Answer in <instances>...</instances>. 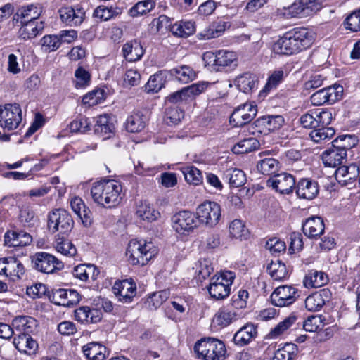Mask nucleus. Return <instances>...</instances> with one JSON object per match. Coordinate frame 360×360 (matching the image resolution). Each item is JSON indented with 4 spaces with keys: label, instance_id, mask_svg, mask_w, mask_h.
I'll return each mask as SVG.
<instances>
[{
    "label": "nucleus",
    "instance_id": "obj_1",
    "mask_svg": "<svg viewBox=\"0 0 360 360\" xmlns=\"http://www.w3.org/2000/svg\"><path fill=\"white\" fill-rule=\"evenodd\" d=\"M311 32L304 27H296L285 32L273 45L276 54L292 55L310 47L313 44Z\"/></svg>",
    "mask_w": 360,
    "mask_h": 360
},
{
    "label": "nucleus",
    "instance_id": "obj_2",
    "mask_svg": "<svg viewBox=\"0 0 360 360\" xmlns=\"http://www.w3.org/2000/svg\"><path fill=\"white\" fill-rule=\"evenodd\" d=\"M122 187L115 179H103L93 184L91 194L93 200L106 207H114L122 200Z\"/></svg>",
    "mask_w": 360,
    "mask_h": 360
},
{
    "label": "nucleus",
    "instance_id": "obj_3",
    "mask_svg": "<svg viewBox=\"0 0 360 360\" xmlns=\"http://www.w3.org/2000/svg\"><path fill=\"white\" fill-rule=\"evenodd\" d=\"M158 254V249L152 242L133 239L129 241L126 255L132 265H146Z\"/></svg>",
    "mask_w": 360,
    "mask_h": 360
},
{
    "label": "nucleus",
    "instance_id": "obj_4",
    "mask_svg": "<svg viewBox=\"0 0 360 360\" xmlns=\"http://www.w3.org/2000/svg\"><path fill=\"white\" fill-rule=\"evenodd\" d=\"M199 359L204 360H224L226 349L224 343L214 338L202 339L194 346Z\"/></svg>",
    "mask_w": 360,
    "mask_h": 360
},
{
    "label": "nucleus",
    "instance_id": "obj_5",
    "mask_svg": "<svg viewBox=\"0 0 360 360\" xmlns=\"http://www.w3.org/2000/svg\"><path fill=\"white\" fill-rule=\"evenodd\" d=\"M319 4L314 5L310 0H295L290 6L277 8L275 15L278 18H303L319 11Z\"/></svg>",
    "mask_w": 360,
    "mask_h": 360
},
{
    "label": "nucleus",
    "instance_id": "obj_6",
    "mask_svg": "<svg viewBox=\"0 0 360 360\" xmlns=\"http://www.w3.org/2000/svg\"><path fill=\"white\" fill-rule=\"evenodd\" d=\"M235 276L231 271H225L220 275L214 276L210 279L208 291L215 300H223L230 294L231 288Z\"/></svg>",
    "mask_w": 360,
    "mask_h": 360
},
{
    "label": "nucleus",
    "instance_id": "obj_7",
    "mask_svg": "<svg viewBox=\"0 0 360 360\" xmlns=\"http://www.w3.org/2000/svg\"><path fill=\"white\" fill-rule=\"evenodd\" d=\"M195 214L199 224L214 227L218 224L221 218V210L218 203L206 201L197 207Z\"/></svg>",
    "mask_w": 360,
    "mask_h": 360
},
{
    "label": "nucleus",
    "instance_id": "obj_8",
    "mask_svg": "<svg viewBox=\"0 0 360 360\" xmlns=\"http://www.w3.org/2000/svg\"><path fill=\"white\" fill-rule=\"evenodd\" d=\"M210 85L207 82H198L192 85L182 88L181 90L169 94L166 101L174 104L186 103L192 101L196 96L202 93Z\"/></svg>",
    "mask_w": 360,
    "mask_h": 360
},
{
    "label": "nucleus",
    "instance_id": "obj_9",
    "mask_svg": "<svg viewBox=\"0 0 360 360\" xmlns=\"http://www.w3.org/2000/svg\"><path fill=\"white\" fill-rule=\"evenodd\" d=\"M33 268L44 274H53L55 271L61 270L63 263L54 255L40 252L35 253L32 257Z\"/></svg>",
    "mask_w": 360,
    "mask_h": 360
},
{
    "label": "nucleus",
    "instance_id": "obj_10",
    "mask_svg": "<svg viewBox=\"0 0 360 360\" xmlns=\"http://www.w3.org/2000/svg\"><path fill=\"white\" fill-rule=\"evenodd\" d=\"M73 224L71 215L65 210L57 209L49 215L48 228L53 233L59 231L63 234L68 233L72 230Z\"/></svg>",
    "mask_w": 360,
    "mask_h": 360
},
{
    "label": "nucleus",
    "instance_id": "obj_11",
    "mask_svg": "<svg viewBox=\"0 0 360 360\" xmlns=\"http://www.w3.org/2000/svg\"><path fill=\"white\" fill-rule=\"evenodd\" d=\"M22 121V110L18 103L6 104L0 109V124L8 131L15 129Z\"/></svg>",
    "mask_w": 360,
    "mask_h": 360
},
{
    "label": "nucleus",
    "instance_id": "obj_12",
    "mask_svg": "<svg viewBox=\"0 0 360 360\" xmlns=\"http://www.w3.org/2000/svg\"><path fill=\"white\" fill-rule=\"evenodd\" d=\"M299 297L298 290L292 285H281L271 295V303L276 307H287L293 304Z\"/></svg>",
    "mask_w": 360,
    "mask_h": 360
},
{
    "label": "nucleus",
    "instance_id": "obj_13",
    "mask_svg": "<svg viewBox=\"0 0 360 360\" xmlns=\"http://www.w3.org/2000/svg\"><path fill=\"white\" fill-rule=\"evenodd\" d=\"M172 222L174 229L181 234L192 231L198 226L196 214L187 210L176 213L172 218Z\"/></svg>",
    "mask_w": 360,
    "mask_h": 360
},
{
    "label": "nucleus",
    "instance_id": "obj_14",
    "mask_svg": "<svg viewBox=\"0 0 360 360\" xmlns=\"http://www.w3.org/2000/svg\"><path fill=\"white\" fill-rule=\"evenodd\" d=\"M257 106L252 103H244L237 107L230 116V122L239 127L249 123L257 114Z\"/></svg>",
    "mask_w": 360,
    "mask_h": 360
},
{
    "label": "nucleus",
    "instance_id": "obj_15",
    "mask_svg": "<svg viewBox=\"0 0 360 360\" xmlns=\"http://www.w3.org/2000/svg\"><path fill=\"white\" fill-rule=\"evenodd\" d=\"M25 268L21 262L14 257L0 258V274L9 277L11 280L20 279L25 274Z\"/></svg>",
    "mask_w": 360,
    "mask_h": 360
},
{
    "label": "nucleus",
    "instance_id": "obj_16",
    "mask_svg": "<svg viewBox=\"0 0 360 360\" xmlns=\"http://www.w3.org/2000/svg\"><path fill=\"white\" fill-rule=\"evenodd\" d=\"M266 185L281 194H290L295 188V179L292 175L283 172L270 177Z\"/></svg>",
    "mask_w": 360,
    "mask_h": 360
},
{
    "label": "nucleus",
    "instance_id": "obj_17",
    "mask_svg": "<svg viewBox=\"0 0 360 360\" xmlns=\"http://www.w3.org/2000/svg\"><path fill=\"white\" fill-rule=\"evenodd\" d=\"M49 297L56 305L70 307L79 302L80 295L75 290L58 288L53 290Z\"/></svg>",
    "mask_w": 360,
    "mask_h": 360
},
{
    "label": "nucleus",
    "instance_id": "obj_18",
    "mask_svg": "<svg viewBox=\"0 0 360 360\" xmlns=\"http://www.w3.org/2000/svg\"><path fill=\"white\" fill-rule=\"evenodd\" d=\"M112 291L118 300L129 303L136 293V285L131 278L115 281Z\"/></svg>",
    "mask_w": 360,
    "mask_h": 360
},
{
    "label": "nucleus",
    "instance_id": "obj_19",
    "mask_svg": "<svg viewBox=\"0 0 360 360\" xmlns=\"http://www.w3.org/2000/svg\"><path fill=\"white\" fill-rule=\"evenodd\" d=\"M58 13L61 21L70 27L81 25L85 17V11L78 6L62 7L59 9Z\"/></svg>",
    "mask_w": 360,
    "mask_h": 360
},
{
    "label": "nucleus",
    "instance_id": "obj_20",
    "mask_svg": "<svg viewBox=\"0 0 360 360\" xmlns=\"http://www.w3.org/2000/svg\"><path fill=\"white\" fill-rule=\"evenodd\" d=\"M18 37L23 40H31L39 34H42L44 30V22L39 20H30L20 23Z\"/></svg>",
    "mask_w": 360,
    "mask_h": 360
},
{
    "label": "nucleus",
    "instance_id": "obj_21",
    "mask_svg": "<svg viewBox=\"0 0 360 360\" xmlns=\"http://www.w3.org/2000/svg\"><path fill=\"white\" fill-rule=\"evenodd\" d=\"M253 124L258 128L259 133H266L279 129L284 124V118L281 115L262 116L257 118Z\"/></svg>",
    "mask_w": 360,
    "mask_h": 360
},
{
    "label": "nucleus",
    "instance_id": "obj_22",
    "mask_svg": "<svg viewBox=\"0 0 360 360\" xmlns=\"http://www.w3.org/2000/svg\"><path fill=\"white\" fill-rule=\"evenodd\" d=\"M331 292L329 289L323 288L309 295L305 300V307L309 311H320L329 301Z\"/></svg>",
    "mask_w": 360,
    "mask_h": 360
},
{
    "label": "nucleus",
    "instance_id": "obj_23",
    "mask_svg": "<svg viewBox=\"0 0 360 360\" xmlns=\"http://www.w3.org/2000/svg\"><path fill=\"white\" fill-rule=\"evenodd\" d=\"M257 326L252 323H246L235 333L233 342L240 347L248 345L257 336Z\"/></svg>",
    "mask_w": 360,
    "mask_h": 360
},
{
    "label": "nucleus",
    "instance_id": "obj_24",
    "mask_svg": "<svg viewBox=\"0 0 360 360\" xmlns=\"http://www.w3.org/2000/svg\"><path fill=\"white\" fill-rule=\"evenodd\" d=\"M216 70L228 71L238 65V57L235 52L227 50L217 51Z\"/></svg>",
    "mask_w": 360,
    "mask_h": 360
},
{
    "label": "nucleus",
    "instance_id": "obj_25",
    "mask_svg": "<svg viewBox=\"0 0 360 360\" xmlns=\"http://www.w3.org/2000/svg\"><path fill=\"white\" fill-rule=\"evenodd\" d=\"M295 188L297 195L306 200L314 199L319 193L317 182L309 179H300Z\"/></svg>",
    "mask_w": 360,
    "mask_h": 360
},
{
    "label": "nucleus",
    "instance_id": "obj_26",
    "mask_svg": "<svg viewBox=\"0 0 360 360\" xmlns=\"http://www.w3.org/2000/svg\"><path fill=\"white\" fill-rule=\"evenodd\" d=\"M325 225L320 217H311L307 219L302 225L304 235L310 238H316L323 233Z\"/></svg>",
    "mask_w": 360,
    "mask_h": 360
},
{
    "label": "nucleus",
    "instance_id": "obj_27",
    "mask_svg": "<svg viewBox=\"0 0 360 360\" xmlns=\"http://www.w3.org/2000/svg\"><path fill=\"white\" fill-rule=\"evenodd\" d=\"M32 241V236L24 231H8L4 235V243L9 247H24Z\"/></svg>",
    "mask_w": 360,
    "mask_h": 360
},
{
    "label": "nucleus",
    "instance_id": "obj_28",
    "mask_svg": "<svg viewBox=\"0 0 360 360\" xmlns=\"http://www.w3.org/2000/svg\"><path fill=\"white\" fill-rule=\"evenodd\" d=\"M346 157L347 153L345 150L336 148L333 145L331 148L325 150L321 155L325 166L330 167H336L340 165Z\"/></svg>",
    "mask_w": 360,
    "mask_h": 360
},
{
    "label": "nucleus",
    "instance_id": "obj_29",
    "mask_svg": "<svg viewBox=\"0 0 360 360\" xmlns=\"http://www.w3.org/2000/svg\"><path fill=\"white\" fill-rule=\"evenodd\" d=\"M13 344L20 352L29 355L35 354L38 349L37 341L28 334L20 335L14 339Z\"/></svg>",
    "mask_w": 360,
    "mask_h": 360
},
{
    "label": "nucleus",
    "instance_id": "obj_30",
    "mask_svg": "<svg viewBox=\"0 0 360 360\" xmlns=\"http://www.w3.org/2000/svg\"><path fill=\"white\" fill-rule=\"evenodd\" d=\"M75 318L77 321L85 324L98 323L101 319L100 312L98 310L91 309L87 306L77 308L75 311Z\"/></svg>",
    "mask_w": 360,
    "mask_h": 360
},
{
    "label": "nucleus",
    "instance_id": "obj_31",
    "mask_svg": "<svg viewBox=\"0 0 360 360\" xmlns=\"http://www.w3.org/2000/svg\"><path fill=\"white\" fill-rule=\"evenodd\" d=\"M82 351L89 360H105L108 356L106 347L98 342L85 345Z\"/></svg>",
    "mask_w": 360,
    "mask_h": 360
},
{
    "label": "nucleus",
    "instance_id": "obj_32",
    "mask_svg": "<svg viewBox=\"0 0 360 360\" xmlns=\"http://www.w3.org/2000/svg\"><path fill=\"white\" fill-rule=\"evenodd\" d=\"M257 77L250 72H245L239 75L235 79V84L237 88L245 94H249L257 89Z\"/></svg>",
    "mask_w": 360,
    "mask_h": 360
},
{
    "label": "nucleus",
    "instance_id": "obj_33",
    "mask_svg": "<svg viewBox=\"0 0 360 360\" xmlns=\"http://www.w3.org/2000/svg\"><path fill=\"white\" fill-rule=\"evenodd\" d=\"M237 319V314L233 309L229 307H221L214 314L212 322L214 325L224 328L230 325L233 321Z\"/></svg>",
    "mask_w": 360,
    "mask_h": 360
},
{
    "label": "nucleus",
    "instance_id": "obj_34",
    "mask_svg": "<svg viewBox=\"0 0 360 360\" xmlns=\"http://www.w3.org/2000/svg\"><path fill=\"white\" fill-rule=\"evenodd\" d=\"M170 76L176 81L186 84L196 78V72L188 65H180L171 69L169 71Z\"/></svg>",
    "mask_w": 360,
    "mask_h": 360
},
{
    "label": "nucleus",
    "instance_id": "obj_35",
    "mask_svg": "<svg viewBox=\"0 0 360 360\" xmlns=\"http://www.w3.org/2000/svg\"><path fill=\"white\" fill-rule=\"evenodd\" d=\"M122 52L125 59L129 62L140 60L144 53L141 43L136 40L129 41L124 44Z\"/></svg>",
    "mask_w": 360,
    "mask_h": 360
},
{
    "label": "nucleus",
    "instance_id": "obj_36",
    "mask_svg": "<svg viewBox=\"0 0 360 360\" xmlns=\"http://www.w3.org/2000/svg\"><path fill=\"white\" fill-rule=\"evenodd\" d=\"M39 15L37 7L30 4L20 8L15 14L13 20H15L16 23L36 20H39Z\"/></svg>",
    "mask_w": 360,
    "mask_h": 360
},
{
    "label": "nucleus",
    "instance_id": "obj_37",
    "mask_svg": "<svg viewBox=\"0 0 360 360\" xmlns=\"http://www.w3.org/2000/svg\"><path fill=\"white\" fill-rule=\"evenodd\" d=\"M115 129L114 124L110 122V117L106 115H100L97 117L94 125L95 134L103 136V139L109 137V134Z\"/></svg>",
    "mask_w": 360,
    "mask_h": 360
},
{
    "label": "nucleus",
    "instance_id": "obj_38",
    "mask_svg": "<svg viewBox=\"0 0 360 360\" xmlns=\"http://www.w3.org/2000/svg\"><path fill=\"white\" fill-rule=\"evenodd\" d=\"M195 31V22L192 21H178L172 24L170 27L172 34L179 37H187L193 34Z\"/></svg>",
    "mask_w": 360,
    "mask_h": 360
},
{
    "label": "nucleus",
    "instance_id": "obj_39",
    "mask_svg": "<svg viewBox=\"0 0 360 360\" xmlns=\"http://www.w3.org/2000/svg\"><path fill=\"white\" fill-rule=\"evenodd\" d=\"M169 296V292L164 290L151 294L144 302V307L153 311L160 307Z\"/></svg>",
    "mask_w": 360,
    "mask_h": 360
},
{
    "label": "nucleus",
    "instance_id": "obj_40",
    "mask_svg": "<svg viewBox=\"0 0 360 360\" xmlns=\"http://www.w3.org/2000/svg\"><path fill=\"white\" fill-rule=\"evenodd\" d=\"M280 162L273 158H265L260 160L257 164V170L264 175H271L278 171Z\"/></svg>",
    "mask_w": 360,
    "mask_h": 360
},
{
    "label": "nucleus",
    "instance_id": "obj_41",
    "mask_svg": "<svg viewBox=\"0 0 360 360\" xmlns=\"http://www.w3.org/2000/svg\"><path fill=\"white\" fill-rule=\"evenodd\" d=\"M167 77V72L160 70L150 76L149 78L146 89L148 92H158L164 87Z\"/></svg>",
    "mask_w": 360,
    "mask_h": 360
},
{
    "label": "nucleus",
    "instance_id": "obj_42",
    "mask_svg": "<svg viewBox=\"0 0 360 360\" xmlns=\"http://www.w3.org/2000/svg\"><path fill=\"white\" fill-rule=\"evenodd\" d=\"M328 281L327 275L322 271H311L305 276L304 284L309 288H319L327 283Z\"/></svg>",
    "mask_w": 360,
    "mask_h": 360
},
{
    "label": "nucleus",
    "instance_id": "obj_43",
    "mask_svg": "<svg viewBox=\"0 0 360 360\" xmlns=\"http://www.w3.org/2000/svg\"><path fill=\"white\" fill-rule=\"evenodd\" d=\"M136 214L143 221H153L157 219L160 214L150 205L140 202L136 205Z\"/></svg>",
    "mask_w": 360,
    "mask_h": 360
},
{
    "label": "nucleus",
    "instance_id": "obj_44",
    "mask_svg": "<svg viewBox=\"0 0 360 360\" xmlns=\"http://www.w3.org/2000/svg\"><path fill=\"white\" fill-rule=\"evenodd\" d=\"M225 176L231 187L238 188L245 184L246 177L245 173L237 168H230L225 172Z\"/></svg>",
    "mask_w": 360,
    "mask_h": 360
},
{
    "label": "nucleus",
    "instance_id": "obj_45",
    "mask_svg": "<svg viewBox=\"0 0 360 360\" xmlns=\"http://www.w3.org/2000/svg\"><path fill=\"white\" fill-rule=\"evenodd\" d=\"M259 141L255 138L245 139L236 144L232 150L236 154H245L257 149Z\"/></svg>",
    "mask_w": 360,
    "mask_h": 360
},
{
    "label": "nucleus",
    "instance_id": "obj_46",
    "mask_svg": "<svg viewBox=\"0 0 360 360\" xmlns=\"http://www.w3.org/2000/svg\"><path fill=\"white\" fill-rule=\"evenodd\" d=\"M297 352L295 344L286 343L274 352L273 360H292L297 355Z\"/></svg>",
    "mask_w": 360,
    "mask_h": 360
},
{
    "label": "nucleus",
    "instance_id": "obj_47",
    "mask_svg": "<svg viewBox=\"0 0 360 360\" xmlns=\"http://www.w3.org/2000/svg\"><path fill=\"white\" fill-rule=\"evenodd\" d=\"M267 271L275 281H281L288 276V271L285 264L280 261L271 262L267 266Z\"/></svg>",
    "mask_w": 360,
    "mask_h": 360
},
{
    "label": "nucleus",
    "instance_id": "obj_48",
    "mask_svg": "<svg viewBox=\"0 0 360 360\" xmlns=\"http://www.w3.org/2000/svg\"><path fill=\"white\" fill-rule=\"evenodd\" d=\"M57 252L67 257H73L77 253L75 246L68 239L58 237L54 244Z\"/></svg>",
    "mask_w": 360,
    "mask_h": 360
},
{
    "label": "nucleus",
    "instance_id": "obj_49",
    "mask_svg": "<svg viewBox=\"0 0 360 360\" xmlns=\"http://www.w3.org/2000/svg\"><path fill=\"white\" fill-rule=\"evenodd\" d=\"M357 143V137L351 134L340 136L332 142L334 147L343 150L346 153L347 150L352 148Z\"/></svg>",
    "mask_w": 360,
    "mask_h": 360
},
{
    "label": "nucleus",
    "instance_id": "obj_50",
    "mask_svg": "<svg viewBox=\"0 0 360 360\" xmlns=\"http://www.w3.org/2000/svg\"><path fill=\"white\" fill-rule=\"evenodd\" d=\"M146 125L143 116L139 113H135L128 117L125 124L127 131L137 133L144 129Z\"/></svg>",
    "mask_w": 360,
    "mask_h": 360
},
{
    "label": "nucleus",
    "instance_id": "obj_51",
    "mask_svg": "<svg viewBox=\"0 0 360 360\" xmlns=\"http://www.w3.org/2000/svg\"><path fill=\"white\" fill-rule=\"evenodd\" d=\"M313 114L316 127H328L333 119L332 112L328 110L313 109Z\"/></svg>",
    "mask_w": 360,
    "mask_h": 360
},
{
    "label": "nucleus",
    "instance_id": "obj_52",
    "mask_svg": "<svg viewBox=\"0 0 360 360\" xmlns=\"http://www.w3.org/2000/svg\"><path fill=\"white\" fill-rule=\"evenodd\" d=\"M182 172L185 180L190 184L199 185L202 181L201 172L195 166H186L183 167Z\"/></svg>",
    "mask_w": 360,
    "mask_h": 360
},
{
    "label": "nucleus",
    "instance_id": "obj_53",
    "mask_svg": "<svg viewBox=\"0 0 360 360\" xmlns=\"http://www.w3.org/2000/svg\"><path fill=\"white\" fill-rule=\"evenodd\" d=\"M230 234L236 238L240 240L246 239L249 234V230L246 228L245 224L238 219L233 220L229 226Z\"/></svg>",
    "mask_w": 360,
    "mask_h": 360
},
{
    "label": "nucleus",
    "instance_id": "obj_54",
    "mask_svg": "<svg viewBox=\"0 0 360 360\" xmlns=\"http://www.w3.org/2000/svg\"><path fill=\"white\" fill-rule=\"evenodd\" d=\"M335 134L332 127H323L314 128L309 134L311 140L316 143L330 139Z\"/></svg>",
    "mask_w": 360,
    "mask_h": 360
},
{
    "label": "nucleus",
    "instance_id": "obj_55",
    "mask_svg": "<svg viewBox=\"0 0 360 360\" xmlns=\"http://www.w3.org/2000/svg\"><path fill=\"white\" fill-rule=\"evenodd\" d=\"M155 3L153 0H143L136 3L130 10L129 15L136 17L150 12L154 8Z\"/></svg>",
    "mask_w": 360,
    "mask_h": 360
},
{
    "label": "nucleus",
    "instance_id": "obj_56",
    "mask_svg": "<svg viewBox=\"0 0 360 360\" xmlns=\"http://www.w3.org/2000/svg\"><path fill=\"white\" fill-rule=\"evenodd\" d=\"M121 13V9L119 8L106 7L100 6L97 7L94 12V15L102 20H108Z\"/></svg>",
    "mask_w": 360,
    "mask_h": 360
},
{
    "label": "nucleus",
    "instance_id": "obj_57",
    "mask_svg": "<svg viewBox=\"0 0 360 360\" xmlns=\"http://www.w3.org/2000/svg\"><path fill=\"white\" fill-rule=\"evenodd\" d=\"M20 221L25 226H34L38 221L37 217L32 207L30 206H24L22 207L19 215Z\"/></svg>",
    "mask_w": 360,
    "mask_h": 360
},
{
    "label": "nucleus",
    "instance_id": "obj_58",
    "mask_svg": "<svg viewBox=\"0 0 360 360\" xmlns=\"http://www.w3.org/2000/svg\"><path fill=\"white\" fill-rule=\"evenodd\" d=\"M336 176L341 177H347V180H352L357 177L359 174V168L356 164H351L349 166H340L336 170Z\"/></svg>",
    "mask_w": 360,
    "mask_h": 360
},
{
    "label": "nucleus",
    "instance_id": "obj_59",
    "mask_svg": "<svg viewBox=\"0 0 360 360\" xmlns=\"http://www.w3.org/2000/svg\"><path fill=\"white\" fill-rule=\"evenodd\" d=\"M42 49L45 51L51 52L58 49L61 45L60 39L57 35H45L41 39Z\"/></svg>",
    "mask_w": 360,
    "mask_h": 360
},
{
    "label": "nucleus",
    "instance_id": "obj_60",
    "mask_svg": "<svg viewBox=\"0 0 360 360\" xmlns=\"http://www.w3.org/2000/svg\"><path fill=\"white\" fill-rule=\"evenodd\" d=\"M226 23L219 22L212 25L207 30L201 33L205 39H210L219 37L226 30Z\"/></svg>",
    "mask_w": 360,
    "mask_h": 360
},
{
    "label": "nucleus",
    "instance_id": "obj_61",
    "mask_svg": "<svg viewBox=\"0 0 360 360\" xmlns=\"http://www.w3.org/2000/svg\"><path fill=\"white\" fill-rule=\"evenodd\" d=\"M284 72L283 70L274 71L269 77L267 82L261 93H268L281 82L283 79Z\"/></svg>",
    "mask_w": 360,
    "mask_h": 360
},
{
    "label": "nucleus",
    "instance_id": "obj_62",
    "mask_svg": "<svg viewBox=\"0 0 360 360\" xmlns=\"http://www.w3.org/2000/svg\"><path fill=\"white\" fill-rule=\"evenodd\" d=\"M172 26L170 19L165 15H160L158 18H154L150 23L151 30L155 32L162 31L163 30H169Z\"/></svg>",
    "mask_w": 360,
    "mask_h": 360
},
{
    "label": "nucleus",
    "instance_id": "obj_63",
    "mask_svg": "<svg viewBox=\"0 0 360 360\" xmlns=\"http://www.w3.org/2000/svg\"><path fill=\"white\" fill-rule=\"evenodd\" d=\"M70 129L72 132L85 133L90 129V122L85 117H80L69 124Z\"/></svg>",
    "mask_w": 360,
    "mask_h": 360
},
{
    "label": "nucleus",
    "instance_id": "obj_64",
    "mask_svg": "<svg viewBox=\"0 0 360 360\" xmlns=\"http://www.w3.org/2000/svg\"><path fill=\"white\" fill-rule=\"evenodd\" d=\"M345 27L352 32L360 31V10L351 13L345 21Z\"/></svg>",
    "mask_w": 360,
    "mask_h": 360
}]
</instances>
